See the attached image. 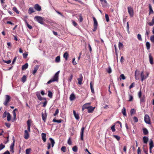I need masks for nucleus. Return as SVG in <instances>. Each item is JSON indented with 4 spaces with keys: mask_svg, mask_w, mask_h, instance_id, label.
Returning a JSON list of instances; mask_svg holds the SVG:
<instances>
[{
    "mask_svg": "<svg viewBox=\"0 0 154 154\" xmlns=\"http://www.w3.org/2000/svg\"><path fill=\"white\" fill-rule=\"evenodd\" d=\"M60 71H57L53 76V77L49 80L47 83V84H49L52 82H57L58 79L59 74Z\"/></svg>",
    "mask_w": 154,
    "mask_h": 154,
    "instance_id": "nucleus-1",
    "label": "nucleus"
},
{
    "mask_svg": "<svg viewBox=\"0 0 154 154\" xmlns=\"http://www.w3.org/2000/svg\"><path fill=\"white\" fill-rule=\"evenodd\" d=\"M34 19L41 24H43L44 18L40 16H35L34 18Z\"/></svg>",
    "mask_w": 154,
    "mask_h": 154,
    "instance_id": "nucleus-2",
    "label": "nucleus"
},
{
    "mask_svg": "<svg viewBox=\"0 0 154 154\" xmlns=\"http://www.w3.org/2000/svg\"><path fill=\"white\" fill-rule=\"evenodd\" d=\"M5 101L3 103V104L4 105L7 106L8 105V103L10 102L11 97L9 95H5Z\"/></svg>",
    "mask_w": 154,
    "mask_h": 154,
    "instance_id": "nucleus-3",
    "label": "nucleus"
},
{
    "mask_svg": "<svg viewBox=\"0 0 154 154\" xmlns=\"http://www.w3.org/2000/svg\"><path fill=\"white\" fill-rule=\"evenodd\" d=\"M144 120L146 124H151L149 117L148 115L146 114L145 115L144 117Z\"/></svg>",
    "mask_w": 154,
    "mask_h": 154,
    "instance_id": "nucleus-4",
    "label": "nucleus"
},
{
    "mask_svg": "<svg viewBox=\"0 0 154 154\" xmlns=\"http://www.w3.org/2000/svg\"><path fill=\"white\" fill-rule=\"evenodd\" d=\"M128 12L129 13L130 16L132 17L134 15L133 10L132 8L130 6L128 7Z\"/></svg>",
    "mask_w": 154,
    "mask_h": 154,
    "instance_id": "nucleus-5",
    "label": "nucleus"
},
{
    "mask_svg": "<svg viewBox=\"0 0 154 154\" xmlns=\"http://www.w3.org/2000/svg\"><path fill=\"white\" fill-rule=\"evenodd\" d=\"M148 75H149V74L148 73H147L146 75H145L143 74V71L141 72V74H140V76H141V81L143 82V81L144 80L146 79L147 78L148 76Z\"/></svg>",
    "mask_w": 154,
    "mask_h": 154,
    "instance_id": "nucleus-6",
    "label": "nucleus"
},
{
    "mask_svg": "<svg viewBox=\"0 0 154 154\" xmlns=\"http://www.w3.org/2000/svg\"><path fill=\"white\" fill-rule=\"evenodd\" d=\"M91 103H86L85 104L82 106V111H83L84 109H87L89 108L90 106V105Z\"/></svg>",
    "mask_w": 154,
    "mask_h": 154,
    "instance_id": "nucleus-7",
    "label": "nucleus"
},
{
    "mask_svg": "<svg viewBox=\"0 0 154 154\" xmlns=\"http://www.w3.org/2000/svg\"><path fill=\"white\" fill-rule=\"evenodd\" d=\"M13 142L11 143L10 146V151L12 152H14V143L15 141L14 137H13Z\"/></svg>",
    "mask_w": 154,
    "mask_h": 154,
    "instance_id": "nucleus-8",
    "label": "nucleus"
},
{
    "mask_svg": "<svg viewBox=\"0 0 154 154\" xmlns=\"http://www.w3.org/2000/svg\"><path fill=\"white\" fill-rule=\"evenodd\" d=\"M77 80L78 84L80 85H82L83 80V76L82 74L79 75V77L77 79Z\"/></svg>",
    "mask_w": 154,
    "mask_h": 154,
    "instance_id": "nucleus-9",
    "label": "nucleus"
},
{
    "mask_svg": "<svg viewBox=\"0 0 154 154\" xmlns=\"http://www.w3.org/2000/svg\"><path fill=\"white\" fill-rule=\"evenodd\" d=\"M29 134L26 130H25L24 131V137L26 139H27L29 137Z\"/></svg>",
    "mask_w": 154,
    "mask_h": 154,
    "instance_id": "nucleus-10",
    "label": "nucleus"
},
{
    "mask_svg": "<svg viewBox=\"0 0 154 154\" xmlns=\"http://www.w3.org/2000/svg\"><path fill=\"white\" fill-rule=\"evenodd\" d=\"M85 129V128L84 127H82L81 129L80 132V138L82 140H83L84 131Z\"/></svg>",
    "mask_w": 154,
    "mask_h": 154,
    "instance_id": "nucleus-11",
    "label": "nucleus"
},
{
    "mask_svg": "<svg viewBox=\"0 0 154 154\" xmlns=\"http://www.w3.org/2000/svg\"><path fill=\"white\" fill-rule=\"evenodd\" d=\"M34 8L35 9L38 11H40L41 10V7L38 4H35Z\"/></svg>",
    "mask_w": 154,
    "mask_h": 154,
    "instance_id": "nucleus-12",
    "label": "nucleus"
},
{
    "mask_svg": "<svg viewBox=\"0 0 154 154\" xmlns=\"http://www.w3.org/2000/svg\"><path fill=\"white\" fill-rule=\"evenodd\" d=\"M139 74V71L137 69L136 70L135 72V78L136 80H138L139 79V78L138 77Z\"/></svg>",
    "mask_w": 154,
    "mask_h": 154,
    "instance_id": "nucleus-13",
    "label": "nucleus"
},
{
    "mask_svg": "<svg viewBox=\"0 0 154 154\" xmlns=\"http://www.w3.org/2000/svg\"><path fill=\"white\" fill-rule=\"evenodd\" d=\"M149 57L150 63L152 65L153 64V59L150 53L149 55Z\"/></svg>",
    "mask_w": 154,
    "mask_h": 154,
    "instance_id": "nucleus-14",
    "label": "nucleus"
},
{
    "mask_svg": "<svg viewBox=\"0 0 154 154\" xmlns=\"http://www.w3.org/2000/svg\"><path fill=\"white\" fill-rule=\"evenodd\" d=\"M17 110V109H14L13 111V118L12 119V122H14L16 120V113L15 112V111Z\"/></svg>",
    "mask_w": 154,
    "mask_h": 154,
    "instance_id": "nucleus-15",
    "label": "nucleus"
},
{
    "mask_svg": "<svg viewBox=\"0 0 154 154\" xmlns=\"http://www.w3.org/2000/svg\"><path fill=\"white\" fill-rule=\"evenodd\" d=\"M42 139L44 142H45L46 140V134L42 133L41 134Z\"/></svg>",
    "mask_w": 154,
    "mask_h": 154,
    "instance_id": "nucleus-16",
    "label": "nucleus"
},
{
    "mask_svg": "<svg viewBox=\"0 0 154 154\" xmlns=\"http://www.w3.org/2000/svg\"><path fill=\"white\" fill-rule=\"evenodd\" d=\"M95 108V107H93L91 106H90L88 109V113H92Z\"/></svg>",
    "mask_w": 154,
    "mask_h": 154,
    "instance_id": "nucleus-17",
    "label": "nucleus"
},
{
    "mask_svg": "<svg viewBox=\"0 0 154 154\" xmlns=\"http://www.w3.org/2000/svg\"><path fill=\"white\" fill-rule=\"evenodd\" d=\"M42 120L44 122H45L46 121V120L47 117V114L46 113V111H45V113L44 114L42 113Z\"/></svg>",
    "mask_w": 154,
    "mask_h": 154,
    "instance_id": "nucleus-18",
    "label": "nucleus"
},
{
    "mask_svg": "<svg viewBox=\"0 0 154 154\" xmlns=\"http://www.w3.org/2000/svg\"><path fill=\"white\" fill-rule=\"evenodd\" d=\"M39 67V66L38 65H36L35 66L32 72L33 74H35L36 73Z\"/></svg>",
    "mask_w": 154,
    "mask_h": 154,
    "instance_id": "nucleus-19",
    "label": "nucleus"
},
{
    "mask_svg": "<svg viewBox=\"0 0 154 154\" xmlns=\"http://www.w3.org/2000/svg\"><path fill=\"white\" fill-rule=\"evenodd\" d=\"M103 6L104 7L107 5V2L106 0H100Z\"/></svg>",
    "mask_w": 154,
    "mask_h": 154,
    "instance_id": "nucleus-20",
    "label": "nucleus"
},
{
    "mask_svg": "<svg viewBox=\"0 0 154 154\" xmlns=\"http://www.w3.org/2000/svg\"><path fill=\"white\" fill-rule=\"evenodd\" d=\"M35 11H34V9L32 7H30L28 10V13L29 14H31L32 13L34 12Z\"/></svg>",
    "mask_w": 154,
    "mask_h": 154,
    "instance_id": "nucleus-21",
    "label": "nucleus"
},
{
    "mask_svg": "<svg viewBox=\"0 0 154 154\" xmlns=\"http://www.w3.org/2000/svg\"><path fill=\"white\" fill-rule=\"evenodd\" d=\"M75 98V97L74 94H71L69 97V99L71 101H72L74 100Z\"/></svg>",
    "mask_w": 154,
    "mask_h": 154,
    "instance_id": "nucleus-22",
    "label": "nucleus"
},
{
    "mask_svg": "<svg viewBox=\"0 0 154 154\" xmlns=\"http://www.w3.org/2000/svg\"><path fill=\"white\" fill-rule=\"evenodd\" d=\"M148 137L146 136H144L143 138V142L144 143L147 144L148 141Z\"/></svg>",
    "mask_w": 154,
    "mask_h": 154,
    "instance_id": "nucleus-23",
    "label": "nucleus"
},
{
    "mask_svg": "<svg viewBox=\"0 0 154 154\" xmlns=\"http://www.w3.org/2000/svg\"><path fill=\"white\" fill-rule=\"evenodd\" d=\"M68 53L67 52H66L63 55V57L65 58L66 60H68Z\"/></svg>",
    "mask_w": 154,
    "mask_h": 154,
    "instance_id": "nucleus-24",
    "label": "nucleus"
},
{
    "mask_svg": "<svg viewBox=\"0 0 154 154\" xmlns=\"http://www.w3.org/2000/svg\"><path fill=\"white\" fill-rule=\"evenodd\" d=\"M140 99V102L141 103H143L145 101V97L143 95L142 97L139 98Z\"/></svg>",
    "mask_w": 154,
    "mask_h": 154,
    "instance_id": "nucleus-25",
    "label": "nucleus"
},
{
    "mask_svg": "<svg viewBox=\"0 0 154 154\" xmlns=\"http://www.w3.org/2000/svg\"><path fill=\"white\" fill-rule=\"evenodd\" d=\"M73 112L75 118L77 120L79 119V116L78 114L76 113L74 110L73 111Z\"/></svg>",
    "mask_w": 154,
    "mask_h": 154,
    "instance_id": "nucleus-26",
    "label": "nucleus"
},
{
    "mask_svg": "<svg viewBox=\"0 0 154 154\" xmlns=\"http://www.w3.org/2000/svg\"><path fill=\"white\" fill-rule=\"evenodd\" d=\"M93 18L94 21V26L97 27L98 23L96 18L94 17H93Z\"/></svg>",
    "mask_w": 154,
    "mask_h": 154,
    "instance_id": "nucleus-27",
    "label": "nucleus"
},
{
    "mask_svg": "<svg viewBox=\"0 0 154 154\" xmlns=\"http://www.w3.org/2000/svg\"><path fill=\"white\" fill-rule=\"evenodd\" d=\"M149 148H152L154 147V144L153 141L152 139H150L149 143Z\"/></svg>",
    "mask_w": 154,
    "mask_h": 154,
    "instance_id": "nucleus-28",
    "label": "nucleus"
},
{
    "mask_svg": "<svg viewBox=\"0 0 154 154\" xmlns=\"http://www.w3.org/2000/svg\"><path fill=\"white\" fill-rule=\"evenodd\" d=\"M28 66V65L27 63H26L24 65L22 66V70H25L27 68Z\"/></svg>",
    "mask_w": 154,
    "mask_h": 154,
    "instance_id": "nucleus-29",
    "label": "nucleus"
},
{
    "mask_svg": "<svg viewBox=\"0 0 154 154\" xmlns=\"http://www.w3.org/2000/svg\"><path fill=\"white\" fill-rule=\"evenodd\" d=\"M143 134L145 135H147L148 133V131L147 129L145 128H144L143 129Z\"/></svg>",
    "mask_w": 154,
    "mask_h": 154,
    "instance_id": "nucleus-30",
    "label": "nucleus"
},
{
    "mask_svg": "<svg viewBox=\"0 0 154 154\" xmlns=\"http://www.w3.org/2000/svg\"><path fill=\"white\" fill-rule=\"evenodd\" d=\"M149 15L150 14H153L154 12L152 9V6L150 4L149 5Z\"/></svg>",
    "mask_w": 154,
    "mask_h": 154,
    "instance_id": "nucleus-31",
    "label": "nucleus"
},
{
    "mask_svg": "<svg viewBox=\"0 0 154 154\" xmlns=\"http://www.w3.org/2000/svg\"><path fill=\"white\" fill-rule=\"evenodd\" d=\"M49 140H50L51 143V146L52 147H53L54 146V145L55 143L54 141L52 138H49Z\"/></svg>",
    "mask_w": 154,
    "mask_h": 154,
    "instance_id": "nucleus-32",
    "label": "nucleus"
},
{
    "mask_svg": "<svg viewBox=\"0 0 154 154\" xmlns=\"http://www.w3.org/2000/svg\"><path fill=\"white\" fill-rule=\"evenodd\" d=\"M11 116L9 112L7 113V120L8 121H10L11 120Z\"/></svg>",
    "mask_w": 154,
    "mask_h": 154,
    "instance_id": "nucleus-33",
    "label": "nucleus"
},
{
    "mask_svg": "<svg viewBox=\"0 0 154 154\" xmlns=\"http://www.w3.org/2000/svg\"><path fill=\"white\" fill-rule=\"evenodd\" d=\"M90 88H91V92L92 93H94V86H93V85H92V82H91L90 83Z\"/></svg>",
    "mask_w": 154,
    "mask_h": 154,
    "instance_id": "nucleus-34",
    "label": "nucleus"
},
{
    "mask_svg": "<svg viewBox=\"0 0 154 154\" xmlns=\"http://www.w3.org/2000/svg\"><path fill=\"white\" fill-rule=\"evenodd\" d=\"M148 24L150 26H152L154 24V17L152 18V22H149Z\"/></svg>",
    "mask_w": 154,
    "mask_h": 154,
    "instance_id": "nucleus-35",
    "label": "nucleus"
},
{
    "mask_svg": "<svg viewBox=\"0 0 154 154\" xmlns=\"http://www.w3.org/2000/svg\"><path fill=\"white\" fill-rule=\"evenodd\" d=\"M62 121V120L61 119L60 120H56L55 119H54L53 120V122H57L58 123H61Z\"/></svg>",
    "mask_w": 154,
    "mask_h": 154,
    "instance_id": "nucleus-36",
    "label": "nucleus"
},
{
    "mask_svg": "<svg viewBox=\"0 0 154 154\" xmlns=\"http://www.w3.org/2000/svg\"><path fill=\"white\" fill-rule=\"evenodd\" d=\"M119 49L122 48L123 47V44L120 42H119Z\"/></svg>",
    "mask_w": 154,
    "mask_h": 154,
    "instance_id": "nucleus-37",
    "label": "nucleus"
},
{
    "mask_svg": "<svg viewBox=\"0 0 154 154\" xmlns=\"http://www.w3.org/2000/svg\"><path fill=\"white\" fill-rule=\"evenodd\" d=\"M25 23L26 24V25L28 27V28L29 29H31L32 28V27L28 23L27 21L26 20H25Z\"/></svg>",
    "mask_w": 154,
    "mask_h": 154,
    "instance_id": "nucleus-38",
    "label": "nucleus"
},
{
    "mask_svg": "<svg viewBox=\"0 0 154 154\" xmlns=\"http://www.w3.org/2000/svg\"><path fill=\"white\" fill-rule=\"evenodd\" d=\"M146 46L147 50H149L150 48V44L149 42H147L146 43Z\"/></svg>",
    "mask_w": 154,
    "mask_h": 154,
    "instance_id": "nucleus-39",
    "label": "nucleus"
},
{
    "mask_svg": "<svg viewBox=\"0 0 154 154\" xmlns=\"http://www.w3.org/2000/svg\"><path fill=\"white\" fill-rule=\"evenodd\" d=\"M122 113L124 116H126V109L125 107H123L122 109Z\"/></svg>",
    "mask_w": 154,
    "mask_h": 154,
    "instance_id": "nucleus-40",
    "label": "nucleus"
},
{
    "mask_svg": "<svg viewBox=\"0 0 154 154\" xmlns=\"http://www.w3.org/2000/svg\"><path fill=\"white\" fill-rule=\"evenodd\" d=\"M55 62L57 63H59L60 61V56H57L55 59Z\"/></svg>",
    "mask_w": 154,
    "mask_h": 154,
    "instance_id": "nucleus-41",
    "label": "nucleus"
},
{
    "mask_svg": "<svg viewBox=\"0 0 154 154\" xmlns=\"http://www.w3.org/2000/svg\"><path fill=\"white\" fill-rule=\"evenodd\" d=\"M53 94L50 91H48V96L50 98L52 97Z\"/></svg>",
    "mask_w": 154,
    "mask_h": 154,
    "instance_id": "nucleus-42",
    "label": "nucleus"
},
{
    "mask_svg": "<svg viewBox=\"0 0 154 154\" xmlns=\"http://www.w3.org/2000/svg\"><path fill=\"white\" fill-rule=\"evenodd\" d=\"M13 10L15 11L17 14H19V12L16 7H13Z\"/></svg>",
    "mask_w": 154,
    "mask_h": 154,
    "instance_id": "nucleus-43",
    "label": "nucleus"
},
{
    "mask_svg": "<svg viewBox=\"0 0 154 154\" xmlns=\"http://www.w3.org/2000/svg\"><path fill=\"white\" fill-rule=\"evenodd\" d=\"M119 78L120 80H124L125 79V77L123 74H122L120 76Z\"/></svg>",
    "mask_w": 154,
    "mask_h": 154,
    "instance_id": "nucleus-44",
    "label": "nucleus"
},
{
    "mask_svg": "<svg viewBox=\"0 0 154 154\" xmlns=\"http://www.w3.org/2000/svg\"><path fill=\"white\" fill-rule=\"evenodd\" d=\"M37 96V97L38 99V100H42V97L39 94H36Z\"/></svg>",
    "mask_w": 154,
    "mask_h": 154,
    "instance_id": "nucleus-45",
    "label": "nucleus"
},
{
    "mask_svg": "<svg viewBox=\"0 0 154 154\" xmlns=\"http://www.w3.org/2000/svg\"><path fill=\"white\" fill-rule=\"evenodd\" d=\"M31 149L29 148L26 149V154H29Z\"/></svg>",
    "mask_w": 154,
    "mask_h": 154,
    "instance_id": "nucleus-46",
    "label": "nucleus"
},
{
    "mask_svg": "<svg viewBox=\"0 0 154 154\" xmlns=\"http://www.w3.org/2000/svg\"><path fill=\"white\" fill-rule=\"evenodd\" d=\"M26 80V77L25 75H24L22 78V81L23 82H24Z\"/></svg>",
    "mask_w": 154,
    "mask_h": 154,
    "instance_id": "nucleus-47",
    "label": "nucleus"
},
{
    "mask_svg": "<svg viewBox=\"0 0 154 154\" xmlns=\"http://www.w3.org/2000/svg\"><path fill=\"white\" fill-rule=\"evenodd\" d=\"M61 150L64 152H65L66 150V147L65 146H62L61 148Z\"/></svg>",
    "mask_w": 154,
    "mask_h": 154,
    "instance_id": "nucleus-48",
    "label": "nucleus"
},
{
    "mask_svg": "<svg viewBox=\"0 0 154 154\" xmlns=\"http://www.w3.org/2000/svg\"><path fill=\"white\" fill-rule=\"evenodd\" d=\"M72 150L74 152H76L77 151L78 149L76 146H75L72 148Z\"/></svg>",
    "mask_w": 154,
    "mask_h": 154,
    "instance_id": "nucleus-49",
    "label": "nucleus"
},
{
    "mask_svg": "<svg viewBox=\"0 0 154 154\" xmlns=\"http://www.w3.org/2000/svg\"><path fill=\"white\" fill-rule=\"evenodd\" d=\"M115 125L114 124L111 127V129L113 132H114L115 131Z\"/></svg>",
    "mask_w": 154,
    "mask_h": 154,
    "instance_id": "nucleus-50",
    "label": "nucleus"
},
{
    "mask_svg": "<svg viewBox=\"0 0 154 154\" xmlns=\"http://www.w3.org/2000/svg\"><path fill=\"white\" fill-rule=\"evenodd\" d=\"M137 38L138 39L139 41H142V38H141V36L140 34H138L137 35Z\"/></svg>",
    "mask_w": 154,
    "mask_h": 154,
    "instance_id": "nucleus-51",
    "label": "nucleus"
},
{
    "mask_svg": "<svg viewBox=\"0 0 154 154\" xmlns=\"http://www.w3.org/2000/svg\"><path fill=\"white\" fill-rule=\"evenodd\" d=\"M127 32H128V33H130V32L129 31V23L128 22H127Z\"/></svg>",
    "mask_w": 154,
    "mask_h": 154,
    "instance_id": "nucleus-52",
    "label": "nucleus"
},
{
    "mask_svg": "<svg viewBox=\"0 0 154 154\" xmlns=\"http://www.w3.org/2000/svg\"><path fill=\"white\" fill-rule=\"evenodd\" d=\"M105 16L106 21L109 22V18L108 15L107 14H105Z\"/></svg>",
    "mask_w": 154,
    "mask_h": 154,
    "instance_id": "nucleus-53",
    "label": "nucleus"
},
{
    "mask_svg": "<svg viewBox=\"0 0 154 154\" xmlns=\"http://www.w3.org/2000/svg\"><path fill=\"white\" fill-rule=\"evenodd\" d=\"M106 71L109 73H110L112 72V70L110 67H109V68L106 69Z\"/></svg>",
    "mask_w": 154,
    "mask_h": 154,
    "instance_id": "nucleus-54",
    "label": "nucleus"
},
{
    "mask_svg": "<svg viewBox=\"0 0 154 154\" xmlns=\"http://www.w3.org/2000/svg\"><path fill=\"white\" fill-rule=\"evenodd\" d=\"M113 137L116 138L118 140H119L120 138V137L118 135H113Z\"/></svg>",
    "mask_w": 154,
    "mask_h": 154,
    "instance_id": "nucleus-55",
    "label": "nucleus"
},
{
    "mask_svg": "<svg viewBox=\"0 0 154 154\" xmlns=\"http://www.w3.org/2000/svg\"><path fill=\"white\" fill-rule=\"evenodd\" d=\"M73 78V75L72 74L70 75V77L68 78V82H71V80Z\"/></svg>",
    "mask_w": 154,
    "mask_h": 154,
    "instance_id": "nucleus-56",
    "label": "nucleus"
},
{
    "mask_svg": "<svg viewBox=\"0 0 154 154\" xmlns=\"http://www.w3.org/2000/svg\"><path fill=\"white\" fill-rule=\"evenodd\" d=\"M5 146L2 143L0 144V151L4 149Z\"/></svg>",
    "mask_w": 154,
    "mask_h": 154,
    "instance_id": "nucleus-57",
    "label": "nucleus"
},
{
    "mask_svg": "<svg viewBox=\"0 0 154 154\" xmlns=\"http://www.w3.org/2000/svg\"><path fill=\"white\" fill-rule=\"evenodd\" d=\"M133 120L134 122L136 123L138 122V118L136 116H134L133 117Z\"/></svg>",
    "mask_w": 154,
    "mask_h": 154,
    "instance_id": "nucleus-58",
    "label": "nucleus"
},
{
    "mask_svg": "<svg viewBox=\"0 0 154 154\" xmlns=\"http://www.w3.org/2000/svg\"><path fill=\"white\" fill-rule=\"evenodd\" d=\"M129 100H128L129 101H131L133 100V96L131 95H130L129 96Z\"/></svg>",
    "mask_w": 154,
    "mask_h": 154,
    "instance_id": "nucleus-59",
    "label": "nucleus"
},
{
    "mask_svg": "<svg viewBox=\"0 0 154 154\" xmlns=\"http://www.w3.org/2000/svg\"><path fill=\"white\" fill-rule=\"evenodd\" d=\"M150 39L152 42L154 43V35H152L151 36Z\"/></svg>",
    "mask_w": 154,
    "mask_h": 154,
    "instance_id": "nucleus-60",
    "label": "nucleus"
},
{
    "mask_svg": "<svg viewBox=\"0 0 154 154\" xmlns=\"http://www.w3.org/2000/svg\"><path fill=\"white\" fill-rule=\"evenodd\" d=\"M7 112L6 111H5L3 114V116H2V117L3 118H5L6 117V116H7Z\"/></svg>",
    "mask_w": 154,
    "mask_h": 154,
    "instance_id": "nucleus-61",
    "label": "nucleus"
},
{
    "mask_svg": "<svg viewBox=\"0 0 154 154\" xmlns=\"http://www.w3.org/2000/svg\"><path fill=\"white\" fill-rule=\"evenodd\" d=\"M59 109H57L56 110L55 113L54 114V116H56V115H57L59 113Z\"/></svg>",
    "mask_w": 154,
    "mask_h": 154,
    "instance_id": "nucleus-62",
    "label": "nucleus"
},
{
    "mask_svg": "<svg viewBox=\"0 0 154 154\" xmlns=\"http://www.w3.org/2000/svg\"><path fill=\"white\" fill-rule=\"evenodd\" d=\"M135 85V83L134 82L132 83L131 85L129 87V88L130 89H131L132 88H133Z\"/></svg>",
    "mask_w": 154,
    "mask_h": 154,
    "instance_id": "nucleus-63",
    "label": "nucleus"
},
{
    "mask_svg": "<svg viewBox=\"0 0 154 154\" xmlns=\"http://www.w3.org/2000/svg\"><path fill=\"white\" fill-rule=\"evenodd\" d=\"M75 58H74L72 59V63L74 65H76L77 64V63L75 61Z\"/></svg>",
    "mask_w": 154,
    "mask_h": 154,
    "instance_id": "nucleus-64",
    "label": "nucleus"
}]
</instances>
